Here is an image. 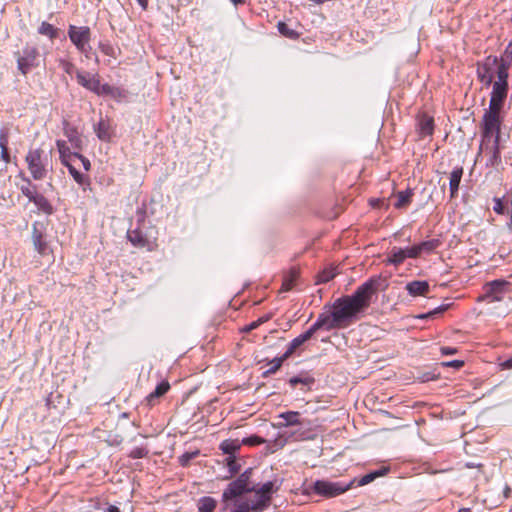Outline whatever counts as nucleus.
Here are the masks:
<instances>
[{"instance_id": "obj_2", "label": "nucleus", "mask_w": 512, "mask_h": 512, "mask_svg": "<svg viewBox=\"0 0 512 512\" xmlns=\"http://www.w3.org/2000/svg\"><path fill=\"white\" fill-rule=\"evenodd\" d=\"M329 307L327 312L336 329L346 328L356 322L363 315L362 311L356 306L348 295L337 298Z\"/></svg>"}, {"instance_id": "obj_14", "label": "nucleus", "mask_w": 512, "mask_h": 512, "mask_svg": "<svg viewBox=\"0 0 512 512\" xmlns=\"http://www.w3.org/2000/svg\"><path fill=\"white\" fill-rule=\"evenodd\" d=\"M63 133L67 137L71 146L76 150H81L82 139L75 126L71 125L67 120L63 121Z\"/></svg>"}, {"instance_id": "obj_20", "label": "nucleus", "mask_w": 512, "mask_h": 512, "mask_svg": "<svg viewBox=\"0 0 512 512\" xmlns=\"http://www.w3.org/2000/svg\"><path fill=\"white\" fill-rule=\"evenodd\" d=\"M288 383L292 388L298 384H301L307 388L306 390H310L312 385L315 383V378L309 375L307 372H301L300 374L289 378Z\"/></svg>"}, {"instance_id": "obj_45", "label": "nucleus", "mask_w": 512, "mask_h": 512, "mask_svg": "<svg viewBox=\"0 0 512 512\" xmlns=\"http://www.w3.org/2000/svg\"><path fill=\"white\" fill-rule=\"evenodd\" d=\"M98 48L104 55L114 58L116 57L115 48L109 42L100 41Z\"/></svg>"}, {"instance_id": "obj_6", "label": "nucleus", "mask_w": 512, "mask_h": 512, "mask_svg": "<svg viewBox=\"0 0 512 512\" xmlns=\"http://www.w3.org/2000/svg\"><path fill=\"white\" fill-rule=\"evenodd\" d=\"M14 55L17 60V68L24 76L39 65V50L35 46L27 44Z\"/></svg>"}, {"instance_id": "obj_5", "label": "nucleus", "mask_w": 512, "mask_h": 512, "mask_svg": "<svg viewBox=\"0 0 512 512\" xmlns=\"http://www.w3.org/2000/svg\"><path fill=\"white\" fill-rule=\"evenodd\" d=\"M25 161L34 180H42L46 177L47 157L44 156L42 149H30L26 154Z\"/></svg>"}, {"instance_id": "obj_18", "label": "nucleus", "mask_w": 512, "mask_h": 512, "mask_svg": "<svg viewBox=\"0 0 512 512\" xmlns=\"http://www.w3.org/2000/svg\"><path fill=\"white\" fill-rule=\"evenodd\" d=\"M32 203L37 207L38 213L50 216L54 213V207L50 201L41 193H37Z\"/></svg>"}, {"instance_id": "obj_33", "label": "nucleus", "mask_w": 512, "mask_h": 512, "mask_svg": "<svg viewBox=\"0 0 512 512\" xmlns=\"http://www.w3.org/2000/svg\"><path fill=\"white\" fill-rule=\"evenodd\" d=\"M56 146L59 152L60 160L74 158V151L70 150L69 146L64 140H57Z\"/></svg>"}, {"instance_id": "obj_4", "label": "nucleus", "mask_w": 512, "mask_h": 512, "mask_svg": "<svg viewBox=\"0 0 512 512\" xmlns=\"http://www.w3.org/2000/svg\"><path fill=\"white\" fill-rule=\"evenodd\" d=\"M354 487V482L331 481L328 479H317L310 484H303L302 494L308 498L314 495L322 498H334L342 495Z\"/></svg>"}, {"instance_id": "obj_51", "label": "nucleus", "mask_w": 512, "mask_h": 512, "mask_svg": "<svg viewBox=\"0 0 512 512\" xmlns=\"http://www.w3.org/2000/svg\"><path fill=\"white\" fill-rule=\"evenodd\" d=\"M74 158H77L81 161L83 168L85 171H89L91 169V163L88 158L79 153L78 151H74Z\"/></svg>"}, {"instance_id": "obj_25", "label": "nucleus", "mask_w": 512, "mask_h": 512, "mask_svg": "<svg viewBox=\"0 0 512 512\" xmlns=\"http://www.w3.org/2000/svg\"><path fill=\"white\" fill-rule=\"evenodd\" d=\"M279 489V486L275 484L274 481H267L264 484H262L260 487L255 486V490H252V492H255V494H261L266 495L267 498L271 500L272 495L277 492Z\"/></svg>"}, {"instance_id": "obj_61", "label": "nucleus", "mask_w": 512, "mask_h": 512, "mask_svg": "<svg viewBox=\"0 0 512 512\" xmlns=\"http://www.w3.org/2000/svg\"><path fill=\"white\" fill-rule=\"evenodd\" d=\"M61 163L68 169V172L70 173V169L75 168L72 163L71 159H64L61 160Z\"/></svg>"}, {"instance_id": "obj_46", "label": "nucleus", "mask_w": 512, "mask_h": 512, "mask_svg": "<svg viewBox=\"0 0 512 512\" xmlns=\"http://www.w3.org/2000/svg\"><path fill=\"white\" fill-rule=\"evenodd\" d=\"M439 373H435L434 371H426L419 373L417 376V380L421 383H426L429 381H433L438 379Z\"/></svg>"}, {"instance_id": "obj_23", "label": "nucleus", "mask_w": 512, "mask_h": 512, "mask_svg": "<svg viewBox=\"0 0 512 512\" xmlns=\"http://www.w3.org/2000/svg\"><path fill=\"white\" fill-rule=\"evenodd\" d=\"M418 130L421 137L431 136L434 132L433 117L422 116L418 121Z\"/></svg>"}, {"instance_id": "obj_12", "label": "nucleus", "mask_w": 512, "mask_h": 512, "mask_svg": "<svg viewBox=\"0 0 512 512\" xmlns=\"http://www.w3.org/2000/svg\"><path fill=\"white\" fill-rule=\"evenodd\" d=\"M301 414L298 411H285L281 412L278 415L279 419H282L283 422H278L274 424V427L281 429L285 427H293L302 425V420L300 418Z\"/></svg>"}, {"instance_id": "obj_53", "label": "nucleus", "mask_w": 512, "mask_h": 512, "mask_svg": "<svg viewBox=\"0 0 512 512\" xmlns=\"http://www.w3.org/2000/svg\"><path fill=\"white\" fill-rule=\"evenodd\" d=\"M440 352L443 356L454 355L458 352L457 348L450 346H442L440 347Z\"/></svg>"}, {"instance_id": "obj_34", "label": "nucleus", "mask_w": 512, "mask_h": 512, "mask_svg": "<svg viewBox=\"0 0 512 512\" xmlns=\"http://www.w3.org/2000/svg\"><path fill=\"white\" fill-rule=\"evenodd\" d=\"M278 31L281 35L289 38V39H297L299 37V33L290 28L289 25L283 21H279L277 24Z\"/></svg>"}, {"instance_id": "obj_27", "label": "nucleus", "mask_w": 512, "mask_h": 512, "mask_svg": "<svg viewBox=\"0 0 512 512\" xmlns=\"http://www.w3.org/2000/svg\"><path fill=\"white\" fill-rule=\"evenodd\" d=\"M412 196L413 190L411 188L399 191L397 194V201L394 204L395 208L401 209L408 206L412 200Z\"/></svg>"}, {"instance_id": "obj_21", "label": "nucleus", "mask_w": 512, "mask_h": 512, "mask_svg": "<svg viewBox=\"0 0 512 512\" xmlns=\"http://www.w3.org/2000/svg\"><path fill=\"white\" fill-rule=\"evenodd\" d=\"M241 448V442L238 439H226L219 444V449L227 456H236Z\"/></svg>"}, {"instance_id": "obj_15", "label": "nucleus", "mask_w": 512, "mask_h": 512, "mask_svg": "<svg viewBox=\"0 0 512 512\" xmlns=\"http://www.w3.org/2000/svg\"><path fill=\"white\" fill-rule=\"evenodd\" d=\"M407 293L412 296H425L429 293L430 286L426 280H414L408 282L405 287Z\"/></svg>"}, {"instance_id": "obj_47", "label": "nucleus", "mask_w": 512, "mask_h": 512, "mask_svg": "<svg viewBox=\"0 0 512 512\" xmlns=\"http://www.w3.org/2000/svg\"><path fill=\"white\" fill-rule=\"evenodd\" d=\"M402 250L404 251L406 259L407 258L416 259L420 256L417 244H415L413 246L404 247V248H402Z\"/></svg>"}, {"instance_id": "obj_16", "label": "nucleus", "mask_w": 512, "mask_h": 512, "mask_svg": "<svg viewBox=\"0 0 512 512\" xmlns=\"http://www.w3.org/2000/svg\"><path fill=\"white\" fill-rule=\"evenodd\" d=\"M248 512H262L269 507L271 500L266 495L255 494V499L251 502L244 501Z\"/></svg>"}, {"instance_id": "obj_63", "label": "nucleus", "mask_w": 512, "mask_h": 512, "mask_svg": "<svg viewBox=\"0 0 512 512\" xmlns=\"http://www.w3.org/2000/svg\"><path fill=\"white\" fill-rule=\"evenodd\" d=\"M103 512H121L115 505H109Z\"/></svg>"}, {"instance_id": "obj_64", "label": "nucleus", "mask_w": 512, "mask_h": 512, "mask_svg": "<svg viewBox=\"0 0 512 512\" xmlns=\"http://www.w3.org/2000/svg\"><path fill=\"white\" fill-rule=\"evenodd\" d=\"M502 366L506 369H512V358L503 362Z\"/></svg>"}, {"instance_id": "obj_60", "label": "nucleus", "mask_w": 512, "mask_h": 512, "mask_svg": "<svg viewBox=\"0 0 512 512\" xmlns=\"http://www.w3.org/2000/svg\"><path fill=\"white\" fill-rule=\"evenodd\" d=\"M493 210L496 213H498V214H502L503 213L504 207H503V204H502L500 199H495L494 200Z\"/></svg>"}, {"instance_id": "obj_55", "label": "nucleus", "mask_w": 512, "mask_h": 512, "mask_svg": "<svg viewBox=\"0 0 512 512\" xmlns=\"http://www.w3.org/2000/svg\"><path fill=\"white\" fill-rule=\"evenodd\" d=\"M146 205L143 203L142 206L137 208L136 214L138 217V222H143L146 217Z\"/></svg>"}, {"instance_id": "obj_17", "label": "nucleus", "mask_w": 512, "mask_h": 512, "mask_svg": "<svg viewBox=\"0 0 512 512\" xmlns=\"http://www.w3.org/2000/svg\"><path fill=\"white\" fill-rule=\"evenodd\" d=\"M309 328L315 333L318 330L331 331L336 329L327 312L320 313L316 321Z\"/></svg>"}, {"instance_id": "obj_3", "label": "nucleus", "mask_w": 512, "mask_h": 512, "mask_svg": "<svg viewBox=\"0 0 512 512\" xmlns=\"http://www.w3.org/2000/svg\"><path fill=\"white\" fill-rule=\"evenodd\" d=\"M388 286L389 283L387 279L381 274L373 275L359 285L355 291L348 296L364 314L370 307L373 297L376 296L379 291H385Z\"/></svg>"}, {"instance_id": "obj_41", "label": "nucleus", "mask_w": 512, "mask_h": 512, "mask_svg": "<svg viewBox=\"0 0 512 512\" xmlns=\"http://www.w3.org/2000/svg\"><path fill=\"white\" fill-rule=\"evenodd\" d=\"M288 358L289 357H286V354L283 353L281 356L275 357L272 360H268L267 363L271 365V372H274L275 374Z\"/></svg>"}, {"instance_id": "obj_24", "label": "nucleus", "mask_w": 512, "mask_h": 512, "mask_svg": "<svg viewBox=\"0 0 512 512\" xmlns=\"http://www.w3.org/2000/svg\"><path fill=\"white\" fill-rule=\"evenodd\" d=\"M37 32L40 35L48 37L50 40H54L59 37L60 29L46 21H43L38 27Z\"/></svg>"}, {"instance_id": "obj_32", "label": "nucleus", "mask_w": 512, "mask_h": 512, "mask_svg": "<svg viewBox=\"0 0 512 512\" xmlns=\"http://www.w3.org/2000/svg\"><path fill=\"white\" fill-rule=\"evenodd\" d=\"M94 131L101 141H109L110 140V134L108 131V125L103 121L100 120L95 126Z\"/></svg>"}, {"instance_id": "obj_26", "label": "nucleus", "mask_w": 512, "mask_h": 512, "mask_svg": "<svg viewBox=\"0 0 512 512\" xmlns=\"http://www.w3.org/2000/svg\"><path fill=\"white\" fill-rule=\"evenodd\" d=\"M405 260H406V257H405V254H404V251L402 250V248L394 246L388 255L387 263L394 265V266H399Z\"/></svg>"}, {"instance_id": "obj_8", "label": "nucleus", "mask_w": 512, "mask_h": 512, "mask_svg": "<svg viewBox=\"0 0 512 512\" xmlns=\"http://www.w3.org/2000/svg\"><path fill=\"white\" fill-rule=\"evenodd\" d=\"M67 35L77 50H84L87 42L91 41V29L88 26H68Z\"/></svg>"}, {"instance_id": "obj_38", "label": "nucleus", "mask_w": 512, "mask_h": 512, "mask_svg": "<svg viewBox=\"0 0 512 512\" xmlns=\"http://www.w3.org/2000/svg\"><path fill=\"white\" fill-rule=\"evenodd\" d=\"M225 462L230 473V476L239 473L241 466L237 462V456H227Z\"/></svg>"}, {"instance_id": "obj_9", "label": "nucleus", "mask_w": 512, "mask_h": 512, "mask_svg": "<svg viewBox=\"0 0 512 512\" xmlns=\"http://www.w3.org/2000/svg\"><path fill=\"white\" fill-rule=\"evenodd\" d=\"M506 284L504 280H494L485 284L482 287V301L494 302L502 300Z\"/></svg>"}, {"instance_id": "obj_29", "label": "nucleus", "mask_w": 512, "mask_h": 512, "mask_svg": "<svg viewBox=\"0 0 512 512\" xmlns=\"http://www.w3.org/2000/svg\"><path fill=\"white\" fill-rule=\"evenodd\" d=\"M441 245V241L439 239H430L425 240L417 244L420 255L422 254H431Z\"/></svg>"}, {"instance_id": "obj_7", "label": "nucleus", "mask_w": 512, "mask_h": 512, "mask_svg": "<svg viewBox=\"0 0 512 512\" xmlns=\"http://www.w3.org/2000/svg\"><path fill=\"white\" fill-rule=\"evenodd\" d=\"M32 234L31 240L34 250L40 255H46L48 250L47 242V226L42 221H34L31 226Z\"/></svg>"}, {"instance_id": "obj_37", "label": "nucleus", "mask_w": 512, "mask_h": 512, "mask_svg": "<svg viewBox=\"0 0 512 512\" xmlns=\"http://www.w3.org/2000/svg\"><path fill=\"white\" fill-rule=\"evenodd\" d=\"M240 442H241V446L245 445V446L254 447V446L264 444L266 442V440L257 434H252L247 437H244Z\"/></svg>"}, {"instance_id": "obj_59", "label": "nucleus", "mask_w": 512, "mask_h": 512, "mask_svg": "<svg viewBox=\"0 0 512 512\" xmlns=\"http://www.w3.org/2000/svg\"><path fill=\"white\" fill-rule=\"evenodd\" d=\"M314 334H315V332H313L311 330V328H308L305 332L301 333L299 336L302 338V340L305 343L306 341L310 340Z\"/></svg>"}, {"instance_id": "obj_22", "label": "nucleus", "mask_w": 512, "mask_h": 512, "mask_svg": "<svg viewBox=\"0 0 512 512\" xmlns=\"http://www.w3.org/2000/svg\"><path fill=\"white\" fill-rule=\"evenodd\" d=\"M127 238L131 244L137 248H143L148 244V240L143 232L136 228L127 232Z\"/></svg>"}, {"instance_id": "obj_36", "label": "nucleus", "mask_w": 512, "mask_h": 512, "mask_svg": "<svg viewBox=\"0 0 512 512\" xmlns=\"http://www.w3.org/2000/svg\"><path fill=\"white\" fill-rule=\"evenodd\" d=\"M336 272L334 268H325L317 275L316 284L327 283L332 280L336 276Z\"/></svg>"}, {"instance_id": "obj_13", "label": "nucleus", "mask_w": 512, "mask_h": 512, "mask_svg": "<svg viewBox=\"0 0 512 512\" xmlns=\"http://www.w3.org/2000/svg\"><path fill=\"white\" fill-rule=\"evenodd\" d=\"M388 472H389V468L382 466L378 469L368 472L367 474H365L359 478L355 477L352 480H350L349 482H354V487L365 486V485L373 482L378 477L386 475Z\"/></svg>"}, {"instance_id": "obj_10", "label": "nucleus", "mask_w": 512, "mask_h": 512, "mask_svg": "<svg viewBox=\"0 0 512 512\" xmlns=\"http://www.w3.org/2000/svg\"><path fill=\"white\" fill-rule=\"evenodd\" d=\"M255 490V486H245L237 479L230 482L222 493L223 501H229Z\"/></svg>"}, {"instance_id": "obj_54", "label": "nucleus", "mask_w": 512, "mask_h": 512, "mask_svg": "<svg viewBox=\"0 0 512 512\" xmlns=\"http://www.w3.org/2000/svg\"><path fill=\"white\" fill-rule=\"evenodd\" d=\"M1 149V155H0V158L3 162H5L6 164L10 163L11 161V156H10V153L8 151V147H3V148H0Z\"/></svg>"}, {"instance_id": "obj_43", "label": "nucleus", "mask_w": 512, "mask_h": 512, "mask_svg": "<svg viewBox=\"0 0 512 512\" xmlns=\"http://www.w3.org/2000/svg\"><path fill=\"white\" fill-rule=\"evenodd\" d=\"M72 178L74 179V181L79 184V185H88L89 184V179L86 175L82 174L79 170H77L76 168H72L70 169V173H69Z\"/></svg>"}, {"instance_id": "obj_11", "label": "nucleus", "mask_w": 512, "mask_h": 512, "mask_svg": "<svg viewBox=\"0 0 512 512\" xmlns=\"http://www.w3.org/2000/svg\"><path fill=\"white\" fill-rule=\"evenodd\" d=\"M77 83L86 90L95 93L97 91L98 83L100 81L98 74H92L87 71H76Z\"/></svg>"}, {"instance_id": "obj_35", "label": "nucleus", "mask_w": 512, "mask_h": 512, "mask_svg": "<svg viewBox=\"0 0 512 512\" xmlns=\"http://www.w3.org/2000/svg\"><path fill=\"white\" fill-rule=\"evenodd\" d=\"M200 455V450L186 451L178 458V462L182 467H188L190 462Z\"/></svg>"}, {"instance_id": "obj_39", "label": "nucleus", "mask_w": 512, "mask_h": 512, "mask_svg": "<svg viewBox=\"0 0 512 512\" xmlns=\"http://www.w3.org/2000/svg\"><path fill=\"white\" fill-rule=\"evenodd\" d=\"M450 306H451L450 303L449 304H441L438 307L434 308L433 310L419 315L418 318L419 319H427V318L434 317L436 315H440V314L444 313L446 310H448Z\"/></svg>"}, {"instance_id": "obj_62", "label": "nucleus", "mask_w": 512, "mask_h": 512, "mask_svg": "<svg viewBox=\"0 0 512 512\" xmlns=\"http://www.w3.org/2000/svg\"><path fill=\"white\" fill-rule=\"evenodd\" d=\"M61 163L68 169V172L70 173V169L75 168L72 163L71 159H64L61 160Z\"/></svg>"}, {"instance_id": "obj_49", "label": "nucleus", "mask_w": 512, "mask_h": 512, "mask_svg": "<svg viewBox=\"0 0 512 512\" xmlns=\"http://www.w3.org/2000/svg\"><path fill=\"white\" fill-rule=\"evenodd\" d=\"M252 475V468H247L244 470L236 479L243 483L245 486H251L250 485V478Z\"/></svg>"}, {"instance_id": "obj_28", "label": "nucleus", "mask_w": 512, "mask_h": 512, "mask_svg": "<svg viewBox=\"0 0 512 512\" xmlns=\"http://www.w3.org/2000/svg\"><path fill=\"white\" fill-rule=\"evenodd\" d=\"M20 176L27 183L26 186H22L20 188L21 193L26 198H28L29 202H32V200L34 199V197L38 193L37 187H36V185L32 184L31 180L28 177L24 176V174L22 172H20Z\"/></svg>"}, {"instance_id": "obj_44", "label": "nucleus", "mask_w": 512, "mask_h": 512, "mask_svg": "<svg viewBox=\"0 0 512 512\" xmlns=\"http://www.w3.org/2000/svg\"><path fill=\"white\" fill-rule=\"evenodd\" d=\"M148 453L149 451L146 447H134L128 454V457L131 459H142L147 457Z\"/></svg>"}, {"instance_id": "obj_1", "label": "nucleus", "mask_w": 512, "mask_h": 512, "mask_svg": "<svg viewBox=\"0 0 512 512\" xmlns=\"http://www.w3.org/2000/svg\"><path fill=\"white\" fill-rule=\"evenodd\" d=\"M507 77L508 74L500 69L498 79L492 85L489 112L484 117L485 129L482 134V147L485 146L486 155L489 156L487 164L491 165L496 164L500 160L498 152L499 111L507 95Z\"/></svg>"}, {"instance_id": "obj_30", "label": "nucleus", "mask_w": 512, "mask_h": 512, "mask_svg": "<svg viewBox=\"0 0 512 512\" xmlns=\"http://www.w3.org/2000/svg\"><path fill=\"white\" fill-rule=\"evenodd\" d=\"M217 506V501L210 496H203L198 500L199 512H213Z\"/></svg>"}, {"instance_id": "obj_57", "label": "nucleus", "mask_w": 512, "mask_h": 512, "mask_svg": "<svg viewBox=\"0 0 512 512\" xmlns=\"http://www.w3.org/2000/svg\"><path fill=\"white\" fill-rule=\"evenodd\" d=\"M230 512H248L245 502H239Z\"/></svg>"}, {"instance_id": "obj_58", "label": "nucleus", "mask_w": 512, "mask_h": 512, "mask_svg": "<svg viewBox=\"0 0 512 512\" xmlns=\"http://www.w3.org/2000/svg\"><path fill=\"white\" fill-rule=\"evenodd\" d=\"M314 334H315V332H313L311 330V328H308L305 332L301 333L299 336L302 338V340L305 343L306 341L310 340Z\"/></svg>"}, {"instance_id": "obj_42", "label": "nucleus", "mask_w": 512, "mask_h": 512, "mask_svg": "<svg viewBox=\"0 0 512 512\" xmlns=\"http://www.w3.org/2000/svg\"><path fill=\"white\" fill-rule=\"evenodd\" d=\"M303 344H304V341L302 340V338L299 335L297 337H295L294 339H292L290 341V343L288 344L286 351L284 352L286 354V357H290L295 352V350Z\"/></svg>"}, {"instance_id": "obj_50", "label": "nucleus", "mask_w": 512, "mask_h": 512, "mask_svg": "<svg viewBox=\"0 0 512 512\" xmlns=\"http://www.w3.org/2000/svg\"><path fill=\"white\" fill-rule=\"evenodd\" d=\"M441 366L459 370L460 368H462L464 366V361L463 360L444 361V362H441Z\"/></svg>"}, {"instance_id": "obj_56", "label": "nucleus", "mask_w": 512, "mask_h": 512, "mask_svg": "<svg viewBox=\"0 0 512 512\" xmlns=\"http://www.w3.org/2000/svg\"><path fill=\"white\" fill-rule=\"evenodd\" d=\"M258 328V323L255 322V321H252L250 322L249 324L245 325L242 329H241V332L243 333H249L251 332L252 330Z\"/></svg>"}, {"instance_id": "obj_19", "label": "nucleus", "mask_w": 512, "mask_h": 512, "mask_svg": "<svg viewBox=\"0 0 512 512\" xmlns=\"http://www.w3.org/2000/svg\"><path fill=\"white\" fill-rule=\"evenodd\" d=\"M462 176H463V168L460 166L454 167V169L450 173L449 190H450L451 198H454L457 195V193L459 191V186L461 183Z\"/></svg>"}, {"instance_id": "obj_52", "label": "nucleus", "mask_w": 512, "mask_h": 512, "mask_svg": "<svg viewBox=\"0 0 512 512\" xmlns=\"http://www.w3.org/2000/svg\"><path fill=\"white\" fill-rule=\"evenodd\" d=\"M8 147V130L6 128L0 129V148Z\"/></svg>"}, {"instance_id": "obj_31", "label": "nucleus", "mask_w": 512, "mask_h": 512, "mask_svg": "<svg viewBox=\"0 0 512 512\" xmlns=\"http://www.w3.org/2000/svg\"><path fill=\"white\" fill-rule=\"evenodd\" d=\"M170 389V384L167 381H161L157 384L154 391L147 396V401L151 404L155 399L163 396Z\"/></svg>"}, {"instance_id": "obj_48", "label": "nucleus", "mask_w": 512, "mask_h": 512, "mask_svg": "<svg viewBox=\"0 0 512 512\" xmlns=\"http://www.w3.org/2000/svg\"><path fill=\"white\" fill-rule=\"evenodd\" d=\"M59 65L63 69V71L69 75H71L74 71H77L75 65L68 60L60 59Z\"/></svg>"}, {"instance_id": "obj_40", "label": "nucleus", "mask_w": 512, "mask_h": 512, "mask_svg": "<svg viewBox=\"0 0 512 512\" xmlns=\"http://www.w3.org/2000/svg\"><path fill=\"white\" fill-rule=\"evenodd\" d=\"M97 91L94 94L98 96H112L115 93L116 87L109 85L108 83L101 84L99 81Z\"/></svg>"}]
</instances>
